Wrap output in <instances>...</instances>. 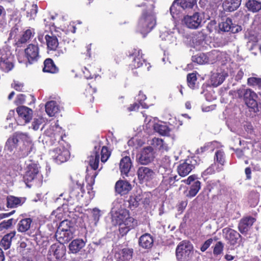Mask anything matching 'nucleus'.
Masks as SVG:
<instances>
[{"instance_id":"1","label":"nucleus","mask_w":261,"mask_h":261,"mask_svg":"<svg viewBox=\"0 0 261 261\" xmlns=\"http://www.w3.org/2000/svg\"><path fill=\"white\" fill-rule=\"evenodd\" d=\"M46 143L49 146H69L65 130L58 125H54L45 132Z\"/></svg>"},{"instance_id":"2","label":"nucleus","mask_w":261,"mask_h":261,"mask_svg":"<svg viewBox=\"0 0 261 261\" xmlns=\"http://www.w3.org/2000/svg\"><path fill=\"white\" fill-rule=\"evenodd\" d=\"M142 50L138 47L131 48L128 52V57L132 59L129 67L132 69L142 68L143 70L149 71L151 66L143 57Z\"/></svg>"},{"instance_id":"3","label":"nucleus","mask_w":261,"mask_h":261,"mask_svg":"<svg viewBox=\"0 0 261 261\" xmlns=\"http://www.w3.org/2000/svg\"><path fill=\"white\" fill-rule=\"evenodd\" d=\"M155 24L156 19L154 16L145 10L138 21L137 29L141 34L145 36L153 29Z\"/></svg>"},{"instance_id":"4","label":"nucleus","mask_w":261,"mask_h":261,"mask_svg":"<svg viewBox=\"0 0 261 261\" xmlns=\"http://www.w3.org/2000/svg\"><path fill=\"white\" fill-rule=\"evenodd\" d=\"M175 255L177 261H189L194 255V247L189 241H181L176 246Z\"/></svg>"},{"instance_id":"5","label":"nucleus","mask_w":261,"mask_h":261,"mask_svg":"<svg viewBox=\"0 0 261 261\" xmlns=\"http://www.w3.org/2000/svg\"><path fill=\"white\" fill-rule=\"evenodd\" d=\"M68 220L62 221L56 232V238L60 243L63 244L70 241L73 238V229Z\"/></svg>"},{"instance_id":"6","label":"nucleus","mask_w":261,"mask_h":261,"mask_svg":"<svg viewBox=\"0 0 261 261\" xmlns=\"http://www.w3.org/2000/svg\"><path fill=\"white\" fill-rule=\"evenodd\" d=\"M200 160L197 156H191L178 166L177 171L180 176L185 177L188 175L192 169L199 165Z\"/></svg>"},{"instance_id":"7","label":"nucleus","mask_w":261,"mask_h":261,"mask_svg":"<svg viewBox=\"0 0 261 261\" xmlns=\"http://www.w3.org/2000/svg\"><path fill=\"white\" fill-rule=\"evenodd\" d=\"M246 94L244 98L245 105L249 109V111L257 113L259 112L258 103L256 99L257 95L251 89H246Z\"/></svg>"},{"instance_id":"8","label":"nucleus","mask_w":261,"mask_h":261,"mask_svg":"<svg viewBox=\"0 0 261 261\" xmlns=\"http://www.w3.org/2000/svg\"><path fill=\"white\" fill-rule=\"evenodd\" d=\"M69 146H57L51 151V156L57 164L64 163L70 158Z\"/></svg>"},{"instance_id":"9","label":"nucleus","mask_w":261,"mask_h":261,"mask_svg":"<svg viewBox=\"0 0 261 261\" xmlns=\"http://www.w3.org/2000/svg\"><path fill=\"white\" fill-rule=\"evenodd\" d=\"M182 23L188 28L197 29L202 26V17L199 12H195L192 15L184 16Z\"/></svg>"},{"instance_id":"10","label":"nucleus","mask_w":261,"mask_h":261,"mask_svg":"<svg viewBox=\"0 0 261 261\" xmlns=\"http://www.w3.org/2000/svg\"><path fill=\"white\" fill-rule=\"evenodd\" d=\"M66 250L63 245L57 244L52 245L48 251L47 259L48 261H58L65 254Z\"/></svg>"},{"instance_id":"11","label":"nucleus","mask_w":261,"mask_h":261,"mask_svg":"<svg viewBox=\"0 0 261 261\" xmlns=\"http://www.w3.org/2000/svg\"><path fill=\"white\" fill-rule=\"evenodd\" d=\"M155 152L152 147H144L140 151L138 162L141 165H147L152 162L155 158Z\"/></svg>"},{"instance_id":"12","label":"nucleus","mask_w":261,"mask_h":261,"mask_svg":"<svg viewBox=\"0 0 261 261\" xmlns=\"http://www.w3.org/2000/svg\"><path fill=\"white\" fill-rule=\"evenodd\" d=\"M29 135L27 133H23L19 132H15L12 137H10L6 142V146L8 150L12 151L16 148L18 143L22 141L23 143L28 139Z\"/></svg>"},{"instance_id":"13","label":"nucleus","mask_w":261,"mask_h":261,"mask_svg":"<svg viewBox=\"0 0 261 261\" xmlns=\"http://www.w3.org/2000/svg\"><path fill=\"white\" fill-rule=\"evenodd\" d=\"M25 57L30 64L37 62L39 58V48L38 45L30 44L24 49Z\"/></svg>"},{"instance_id":"14","label":"nucleus","mask_w":261,"mask_h":261,"mask_svg":"<svg viewBox=\"0 0 261 261\" xmlns=\"http://www.w3.org/2000/svg\"><path fill=\"white\" fill-rule=\"evenodd\" d=\"M222 231L224 238L230 245L234 246L241 241V236L236 230L226 227Z\"/></svg>"},{"instance_id":"15","label":"nucleus","mask_w":261,"mask_h":261,"mask_svg":"<svg viewBox=\"0 0 261 261\" xmlns=\"http://www.w3.org/2000/svg\"><path fill=\"white\" fill-rule=\"evenodd\" d=\"M16 112L18 115V120L20 122L22 121L23 125L30 122L32 119L33 111L27 107L20 106L17 107Z\"/></svg>"},{"instance_id":"16","label":"nucleus","mask_w":261,"mask_h":261,"mask_svg":"<svg viewBox=\"0 0 261 261\" xmlns=\"http://www.w3.org/2000/svg\"><path fill=\"white\" fill-rule=\"evenodd\" d=\"M14 67L11 57L5 51L0 53V70L5 72L11 71Z\"/></svg>"},{"instance_id":"17","label":"nucleus","mask_w":261,"mask_h":261,"mask_svg":"<svg viewBox=\"0 0 261 261\" xmlns=\"http://www.w3.org/2000/svg\"><path fill=\"white\" fill-rule=\"evenodd\" d=\"M256 220V218L252 216L244 217L239 223V230L242 234L247 233Z\"/></svg>"},{"instance_id":"18","label":"nucleus","mask_w":261,"mask_h":261,"mask_svg":"<svg viewBox=\"0 0 261 261\" xmlns=\"http://www.w3.org/2000/svg\"><path fill=\"white\" fill-rule=\"evenodd\" d=\"M220 30L223 32H230L232 33H236L241 30V28L238 25L232 23V20L230 18H226L225 20H223L219 24Z\"/></svg>"},{"instance_id":"19","label":"nucleus","mask_w":261,"mask_h":261,"mask_svg":"<svg viewBox=\"0 0 261 261\" xmlns=\"http://www.w3.org/2000/svg\"><path fill=\"white\" fill-rule=\"evenodd\" d=\"M41 177L38 165L32 163L27 166L23 178L24 179H40Z\"/></svg>"},{"instance_id":"20","label":"nucleus","mask_w":261,"mask_h":261,"mask_svg":"<svg viewBox=\"0 0 261 261\" xmlns=\"http://www.w3.org/2000/svg\"><path fill=\"white\" fill-rule=\"evenodd\" d=\"M123 213L124 215L119 214L118 215L115 216L116 222L118 223V221L121 222L122 224L130 229L134 228L137 225V221H135L133 218L129 217L127 212H125Z\"/></svg>"},{"instance_id":"21","label":"nucleus","mask_w":261,"mask_h":261,"mask_svg":"<svg viewBox=\"0 0 261 261\" xmlns=\"http://www.w3.org/2000/svg\"><path fill=\"white\" fill-rule=\"evenodd\" d=\"M94 184V180H78L77 182V185L81 192L83 193L87 192L90 198L94 196V192L93 191Z\"/></svg>"},{"instance_id":"22","label":"nucleus","mask_w":261,"mask_h":261,"mask_svg":"<svg viewBox=\"0 0 261 261\" xmlns=\"http://www.w3.org/2000/svg\"><path fill=\"white\" fill-rule=\"evenodd\" d=\"M33 148L34 144L28 136V139L23 142L22 146L19 148V156L22 158H25L32 151Z\"/></svg>"},{"instance_id":"23","label":"nucleus","mask_w":261,"mask_h":261,"mask_svg":"<svg viewBox=\"0 0 261 261\" xmlns=\"http://www.w3.org/2000/svg\"><path fill=\"white\" fill-rule=\"evenodd\" d=\"M132 166V163L129 156H125L122 158L120 162L119 168L121 174L124 178V176H128L130 168Z\"/></svg>"},{"instance_id":"24","label":"nucleus","mask_w":261,"mask_h":261,"mask_svg":"<svg viewBox=\"0 0 261 261\" xmlns=\"http://www.w3.org/2000/svg\"><path fill=\"white\" fill-rule=\"evenodd\" d=\"M42 71L44 73L57 74L59 72V68L55 64L53 60L51 58H47L43 62Z\"/></svg>"},{"instance_id":"25","label":"nucleus","mask_w":261,"mask_h":261,"mask_svg":"<svg viewBox=\"0 0 261 261\" xmlns=\"http://www.w3.org/2000/svg\"><path fill=\"white\" fill-rule=\"evenodd\" d=\"M133 249L125 248L115 253V258L117 261H129L132 259Z\"/></svg>"},{"instance_id":"26","label":"nucleus","mask_w":261,"mask_h":261,"mask_svg":"<svg viewBox=\"0 0 261 261\" xmlns=\"http://www.w3.org/2000/svg\"><path fill=\"white\" fill-rule=\"evenodd\" d=\"M47 48L50 51H55L59 46L58 39L52 33L45 35Z\"/></svg>"},{"instance_id":"27","label":"nucleus","mask_w":261,"mask_h":261,"mask_svg":"<svg viewBox=\"0 0 261 261\" xmlns=\"http://www.w3.org/2000/svg\"><path fill=\"white\" fill-rule=\"evenodd\" d=\"M131 189L132 186L127 180H118L115 184V191L121 195L128 193Z\"/></svg>"},{"instance_id":"28","label":"nucleus","mask_w":261,"mask_h":261,"mask_svg":"<svg viewBox=\"0 0 261 261\" xmlns=\"http://www.w3.org/2000/svg\"><path fill=\"white\" fill-rule=\"evenodd\" d=\"M139 179H150L154 177L155 172L146 167H141L137 171Z\"/></svg>"},{"instance_id":"29","label":"nucleus","mask_w":261,"mask_h":261,"mask_svg":"<svg viewBox=\"0 0 261 261\" xmlns=\"http://www.w3.org/2000/svg\"><path fill=\"white\" fill-rule=\"evenodd\" d=\"M139 244L143 248L150 249L153 244V237L149 233H146L140 237Z\"/></svg>"},{"instance_id":"30","label":"nucleus","mask_w":261,"mask_h":261,"mask_svg":"<svg viewBox=\"0 0 261 261\" xmlns=\"http://www.w3.org/2000/svg\"><path fill=\"white\" fill-rule=\"evenodd\" d=\"M100 146H95L94 150L91 152V155L88 157L89 165L91 168H98L99 162Z\"/></svg>"},{"instance_id":"31","label":"nucleus","mask_w":261,"mask_h":261,"mask_svg":"<svg viewBox=\"0 0 261 261\" xmlns=\"http://www.w3.org/2000/svg\"><path fill=\"white\" fill-rule=\"evenodd\" d=\"M45 111L49 116H55L60 111L59 106L55 101H48L45 105Z\"/></svg>"},{"instance_id":"32","label":"nucleus","mask_w":261,"mask_h":261,"mask_svg":"<svg viewBox=\"0 0 261 261\" xmlns=\"http://www.w3.org/2000/svg\"><path fill=\"white\" fill-rule=\"evenodd\" d=\"M242 0H225L223 7L225 11L232 12L236 10L240 6Z\"/></svg>"},{"instance_id":"33","label":"nucleus","mask_w":261,"mask_h":261,"mask_svg":"<svg viewBox=\"0 0 261 261\" xmlns=\"http://www.w3.org/2000/svg\"><path fill=\"white\" fill-rule=\"evenodd\" d=\"M196 3V0H174L170 7V10L175 5L179 6L183 9L192 8Z\"/></svg>"},{"instance_id":"34","label":"nucleus","mask_w":261,"mask_h":261,"mask_svg":"<svg viewBox=\"0 0 261 261\" xmlns=\"http://www.w3.org/2000/svg\"><path fill=\"white\" fill-rule=\"evenodd\" d=\"M16 235L15 231H12L4 235L1 241V246L5 250L9 249L11 247L12 239Z\"/></svg>"},{"instance_id":"35","label":"nucleus","mask_w":261,"mask_h":261,"mask_svg":"<svg viewBox=\"0 0 261 261\" xmlns=\"http://www.w3.org/2000/svg\"><path fill=\"white\" fill-rule=\"evenodd\" d=\"M86 245V242L82 239L73 240L69 245V250L72 253L79 252Z\"/></svg>"},{"instance_id":"36","label":"nucleus","mask_w":261,"mask_h":261,"mask_svg":"<svg viewBox=\"0 0 261 261\" xmlns=\"http://www.w3.org/2000/svg\"><path fill=\"white\" fill-rule=\"evenodd\" d=\"M187 185H191V187L187 195L192 197L195 196L200 189V182L199 180H184Z\"/></svg>"},{"instance_id":"37","label":"nucleus","mask_w":261,"mask_h":261,"mask_svg":"<svg viewBox=\"0 0 261 261\" xmlns=\"http://www.w3.org/2000/svg\"><path fill=\"white\" fill-rule=\"evenodd\" d=\"M153 129L160 135L164 136H169L171 132V129L165 123H154L153 125Z\"/></svg>"},{"instance_id":"38","label":"nucleus","mask_w":261,"mask_h":261,"mask_svg":"<svg viewBox=\"0 0 261 261\" xmlns=\"http://www.w3.org/2000/svg\"><path fill=\"white\" fill-rule=\"evenodd\" d=\"M35 35V31L34 29H28L26 30L22 34L20 38L17 42L18 45L26 43L30 40Z\"/></svg>"},{"instance_id":"39","label":"nucleus","mask_w":261,"mask_h":261,"mask_svg":"<svg viewBox=\"0 0 261 261\" xmlns=\"http://www.w3.org/2000/svg\"><path fill=\"white\" fill-rule=\"evenodd\" d=\"M89 214L91 223L93 226H96L99 221V218L101 216V211L98 208L95 207L93 209L88 210Z\"/></svg>"},{"instance_id":"40","label":"nucleus","mask_w":261,"mask_h":261,"mask_svg":"<svg viewBox=\"0 0 261 261\" xmlns=\"http://www.w3.org/2000/svg\"><path fill=\"white\" fill-rule=\"evenodd\" d=\"M151 145L152 148L159 150H167L168 146L164 140L159 138H153L151 141Z\"/></svg>"},{"instance_id":"41","label":"nucleus","mask_w":261,"mask_h":261,"mask_svg":"<svg viewBox=\"0 0 261 261\" xmlns=\"http://www.w3.org/2000/svg\"><path fill=\"white\" fill-rule=\"evenodd\" d=\"M32 222V220L31 218L22 219L18 223L17 230L21 232H26L30 229Z\"/></svg>"},{"instance_id":"42","label":"nucleus","mask_w":261,"mask_h":261,"mask_svg":"<svg viewBox=\"0 0 261 261\" xmlns=\"http://www.w3.org/2000/svg\"><path fill=\"white\" fill-rule=\"evenodd\" d=\"M34 240L37 244L43 247L47 246L48 244V239L46 236H43L39 230H37L34 235Z\"/></svg>"},{"instance_id":"43","label":"nucleus","mask_w":261,"mask_h":261,"mask_svg":"<svg viewBox=\"0 0 261 261\" xmlns=\"http://www.w3.org/2000/svg\"><path fill=\"white\" fill-rule=\"evenodd\" d=\"M248 10L253 13L258 12L261 9V2L256 0H248L246 3Z\"/></svg>"},{"instance_id":"44","label":"nucleus","mask_w":261,"mask_h":261,"mask_svg":"<svg viewBox=\"0 0 261 261\" xmlns=\"http://www.w3.org/2000/svg\"><path fill=\"white\" fill-rule=\"evenodd\" d=\"M22 203L21 199L20 198L13 196L7 197V206L8 207L14 208L21 205Z\"/></svg>"},{"instance_id":"45","label":"nucleus","mask_w":261,"mask_h":261,"mask_svg":"<svg viewBox=\"0 0 261 261\" xmlns=\"http://www.w3.org/2000/svg\"><path fill=\"white\" fill-rule=\"evenodd\" d=\"M192 60L193 62L200 65L208 63L206 54L201 53L192 57Z\"/></svg>"},{"instance_id":"46","label":"nucleus","mask_w":261,"mask_h":261,"mask_svg":"<svg viewBox=\"0 0 261 261\" xmlns=\"http://www.w3.org/2000/svg\"><path fill=\"white\" fill-rule=\"evenodd\" d=\"M214 165L216 164L223 166L225 162V154L222 150H218L215 152L214 156Z\"/></svg>"},{"instance_id":"47","label":"nucleus","mask_w":261,"mask_h":261,"mask_svg":"<svg viewBox=\"0 0 261 261\" xmlns=\"http://www.w3.org/2000/svg\"><path fill=\"white\" fill-rule=\"evenodd\" d=\"M145 196H146V193H142V192L137 195L130 196L128 200L129 205L137 207L139 204V202H141Z\"/></svg>"},{"instance_id":"48","label":"nucleus","mask_w":261,"mask_h":261,"mask_svg":"<svg viewBox=\"0 0 261 261\" xmlns=\"http://www.w3.org/2000/svg\"><path fill=\"white\" fill-rule=\"evenodd\" d=\"M187 81L188 86L191 89H195L197 81L196 73L194 72L188 73L187 76Z\"/></svg>"},{"instance_id":"49","label":"nucleus","mask_w":261,"mask_h":261,"mask_svg":"<svg viewBox=\"0 0 261 261\" xmlns=\"http://www.w3.org/2000/svg\"><path fill=\"white\" fill-rule=\"evenodd\" d=\"M95 81H92L91 83L87 84L85 86V91L84 94L86 97H89L90 98L93 97V94L96 92V89L95 87H93L92 85H94Z\"/></svg>"},{"instance_id":"50","label":"nucleus","mask_w":261,"mask_h":261,"mask_svg":"<svg viewBox=\"0 0 261 261\" xmlns=\"http://www.w3.org/2000/svg\"><path fill=\"white\" fill-rule=\"evenodd\" d=\"M220 55V52L217 50H213L206 53L208 63H214L218 60V57Z\"/></svg>"},{"instance_id":"51","label":"nucleus","mask_w":261,"mask_h":261,"mask_svg":"<svg viewBox=\"0 0 261 261\" xmlns=\"http://www.w3.org/2000/svg\"><path fill=\"white\" fill-rule=\"evenodd\" d=\"M215 165L212 164L206 169L201 173V177L203 179H206L210 177V176L215 173Z\"/></svg>"},{"instance_id":"52","label":"nucleus","mask_w":261,"mask_h":261,"mask_svg":"<svg viewBox=\"0 0 261 261\" xmlns=\"http://www.w3.org/2000/svg\"><path fill=\"white\" fill-rule=\"evenodd\" d=\"M248 198L251 205H255L259 201V194L256 191H252L249 193Z\"/></svg>"},{"instance_id":"53","label":"nucleus","mask_w":261,"mask_h":261,"mask_svg":"<svg viewBox=\"0 0 261 261\" xmlns=\"http://www.w3.org/2000/svg\"><path fill=\"white\" fill-rule=\"evenodd\" d=\"M224 244L221 241L216 243L213 249V254L215 256H218L222 254L224 249Z\"/></svg>"},{"instance_id":"54","label":"nucleus","mask_w":261,"mask_h":261,"mask_svg":"<svg viewBox=\"0 0 261 261\" xmlns=\"http://www.w3.org/2000/svg\"><path fill=\"white\" fill-rule=\"evenodd\" d=\"M91 44L86 46H81L78 49V51L81 54L85 55L87 58L91 57Z\"/></svg>"},{"instance_id":"55","label":"nucleus","mask_w":261,"mask_h":261,"mask_svg":"<svg viewBox=\"0 0 261 261\" xmlns=\"http://www.w3.org/2000/svg\"><path fill=\"white\" fill-rule=\"evenodd\" d=\"M101 161L105 163L109 158L111 155V152L108 150L106 146H103L100 151Z\"/></svg>"},{"instance_id":"56","label":"nucleus","mask_w":261,"mask_h":261,"mask_svg":"<svg viewBox=\"0 0 261 261\" xmlns=\"http://www.w3.org/2000/svg\"><path fill=\"white\" fill-rule=\"evenodd\" d=\"M97 169V168L91 167L90 169H87L86 179H94L98 173Z\"/></svg>"},{"instance_id":"57","label":"nucleus","mask_w":261,"mask_h":261,"mask_svg":"<svg viewBox=\"0 0 261 261\" xmlns=\"http://www.w3.org/2000/svg\"><path fill=\"white\" fill-rule=\"evenodd\" d=\"M247 84L250 86H257L261 87V78L251 77L247 80Z\"/></svg>"},{"instance_id":"58","label":"nucleus","mask_w":261,"mask_h":261,"mask_svg":"<svg viewBox=\"0 0 261 261\" xmlns=\"http://www.w3.org/2000/svg\"><path fill=\"white\" fill-rule=\"evenodd\" d=\"M38 12V7L36 4H33L31 6V8L29 11L27 12V16L29 17L30 19L34 18Z\"/></svg>"},{"instance_id":"59","label":"nucleus","mask_w":261,"mask_h":261,"mask_svg":"<svg viewBox=\"0 0 261 261\" xmlns=\"http://www.w3.org/2000/svg\"><path fill=\"white\" fill-rule=\"evenodd\" d=\"M116 223L119 225V230L122 236L126 234L131 229L124 225L121 222L118 221V223Z\"/></svg>"},{"instance_id":"60","label":"nucleus","mask_w":261,"mask_h":261,"mask_svg":"<svg viewBox=\"0 0 261 261\" xmlns=\"http://www.w3.org/2000/svg\"><path fill=\"white\" fill-rule=\"evenodd\" d=\"M13 221V219H10L7 221H3L0 223V228L8 229L12 225Z\"/></svg>"},{"instance_id":"61","label":"nucleus","mask_w":261,"mask_h":261,"mask_svg":"<svg viewBox=\"0 0 261 261\" xmlns=\"http://www.w3.org/2000/svg\"><path fill=\"white\" fill-rule=\"evenodd\" d=\"M12 87L15 90L17 91H22L24 85L18 81H14L11 85Z\"/></svg>"},{"instance_id":"62","label":"nucleus","mask_w":261,"mask_h":261,"mask_svg":"<svg viewBox=\"0 0 261 261\" xmlns=\"http://www.w3.org/2000/svg\"><path fill=\"white\" fill-rule=\"evenodd\" d=\"M213 242V239L210 238L204 242L200 247V250L202 252H204L212 244Z\"/></svg>"},{"instance_id":"63","label":"nucleus","mask_w":261,"mask_h":261,"mask_svg":"<svg viewBox=\"0 0 261 261\" xmlns=\"http://www.w3.org/2000/svg\"><path fill=\"white\" fill-rule=\"evenodd\" d=\"M25 96L24 94H20L17 96L15 103L16 105L23 104L25 101Z\"/></svg>"},{"instance_id":"64","label":"nucleus","mask_w":261,"mask_h":261,"mask_svg":"<svg viewBox=\"0 0 261 261\" xmlns=\"http://www.w3.org/2000/svg\"><path fill=\"white\" fill-rule=\"evenodd\" d=\"M167 172L165 174V175H163V179H175L176 177V175H174L173 174H171L172 172L170 171V170H167L166 171Z\"/></svg>"}]
</instances>
